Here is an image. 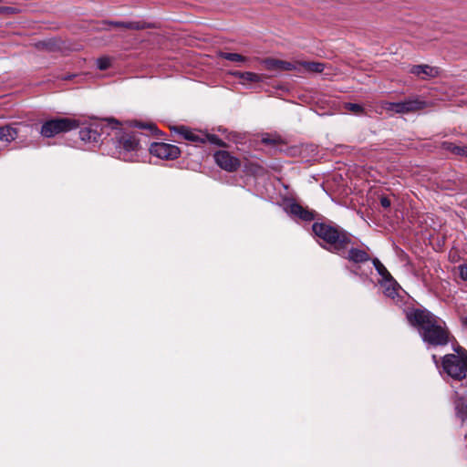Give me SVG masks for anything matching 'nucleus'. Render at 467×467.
<instances>
[{
    "label": "nucleus",
    "instance_id": "nucleus-15",
    "mask_svg": "<svg viewBox=\"0 0 467 467\" xmlns=\"http://www.w3.org/2000/svg\"><path fill=\"white\" fill-rule=\"evenodd\" d=\"M109 24L112 26L121 27L127 30H143L153 27V26L150 23L145 21H112L109 22Z\"/></svg>",
    "mask_w": 467,
    "mask_h": 467
},
{
    "label": "nucleus",
    "instance_id": "nucleus-27",
    "mask_svg": "<svg viewBox=\"0 0 467 467\" xmlns=\"http://www.w3.org/2000/svg\"><path fill=\"white\" fill-rule=\"evenodd\" d=\"M135 127L140 128L141 130H149L150 134H152V135H157L160 132L157 126L153 123H142V122L136 121Z\"/></svg>",
    "mask_w": 467,
    "mask_h": 467
},
{
    "label": "nucleus",
    "instance_id": "nucleus-34",
    "mask_svg": "<svg viewBox=\"0 0 467 467\" xmlns=\"http://www.w3.org/2000/svg\"><path fill=\"white\" fill-rule=\"evenodd\" d=\"M387 290L389 292V295H392V292H390V287L389 286L387 287Z\"/></svg>",
    "mask_w": 467,
    "mask_h": 467
},
{
    "label": "nucleus",
    "instance_id": "nucleus-16",
    "mask_svg": "<svg viewBox=\"0 0 467 467\" xmlns=\"http://www.w3.org/2000/svg\"><path fill=\"white\" fill-rule=\"evenodd\" d=\"M454 407L457 418H459L462 423H465L467 421V397L456 394Z\"/></svg>",
    "mask_w": 467,
    "mask_h": 467
},
{
    "label": "nucleus",
    "instance_id": "nucleus-26",
    "mask_svg": "<svg viewBox=\"0 0 467 467\" xmlns=\"http://www.w3.org/2000/svg\"><path fill=\"white\" fill-rule=\"evenodd\" d=\"M449 344L451 345V348L454 351V353H452L453 356H458L461 358L462 357L467 358V350L460 345V343L458 342V340L456 339L455 337H454V340L450 341Z\"/></svg>",
    "mask_w": 467,
    "mask_h": 467
},
{
    "label": "nucleus",
    "instance_id": "nucleus-8",
    "mask_svg": "<svg viewBox=\"0 0 467 467\" xmlns=\"http://www.w3.org/2000/svg\"><path fill=\"white\" fill-rule=\"evenodd\" d=\"M285 210L292 218L299 219L303 222H311L317 216L316 211L303 206L296 201H291L287 203Z\"/></svg>",
    "mask_w": 467,
    "mask_h": 467
},
{
    "label": "nucleus",
    "instance_id": "nucleus-30",
    "mask_svg": "<svg viewBox=\"0 0 467 467\" xmlns=\"http://www.w3.org/2000/svg\"><path fill=\"white\" fill-rule=\"evenodd\" d=\"M458 270L460 278L463 281H467V265H460Z\"/></svg>",
    "mask_w": 467,
    "mask_h": 467
},
{
    "label": "nucleus",
    "instance_id": "nucleus-35",
    "mask_svg": "<svg viewBox=\"0 0 467 467\" xmlns=\"http://www.w3.org/2000/svg\"><path fill=\"white\" fill-rule=\"evenodd\" d=\"M39 45L46 46V47L47 46V44L45 42L39 43Z\"/></svg>",
    "mask_w": 467,
    "mask_h": 467
},
{
    "label": "nucleus",
    "instance_id": "nucleus-14",
    "mask_svg": "<svg viewBox=\"0 0 467 467\" xmlns=\"http://www.w3.org/2000/svg\"><path fill=\"white\" fill-rule=\"evenodd\" d=\"M341 256L355 264H362L370 260L369 254L365 250L354 247L350 249H348L347 247L346 254Z\"/></svg>",
    "mask_w": 467,
    "mask_h": 467
},
{
    "label": "nucleus",
    "instance_id": "nucleus-5",
    "mask_svg": "<svg viewBox=\"0 0 467 467\" xmlns=\"http://www.w3.org/2000/svg\"><path fill=\"white\" fill-rule=\"evenodd\" d=\"M443 371L455 380H462L467 377V358L446 354L441 358Z\"/></svg>",
    "mask_w": 467,
    "mask_h": 467
},
{
    "label": "nucleus",
    "instance_id": "nucleus-32",
    "mask_svg": "<svg viewBox=\"0 0 467 467\" xmlns=\"http://www.w3.org/2000/svg\"><path fill=\"white\" fill-rule=\"evenodd\" d=\"M5 11L7 13H13L14 12V8L13 7H0V11Z\"/></svg>",
    "mask_w": 467,
    "mask_h": 467
},
{
    "label": "nucleus",
    "instance_id": "nucleus-20",
    "mask_svg": "<svg viewBox=\"0 0 467 467\" xmlns=\"http://www.w3.org/2000/svg\"><path fill=\"white\" fill-rule=\"evenodd\" d=\"M299 67H303L308 72L321 73L325 68V65L320 62L314 61H302L299 62Z\"/></svg>",
    "mask_w": 467,
    "mask_h": 467
},
{
    "label": "nucleus",
    "instance_id": "nucleus-28",
    "mask_svg": "<svg viewBox=\"0 0 467 467\" xmlns=\"http://www.w3.org/2000/svg\"><path fill=\"white\" fill-rule=\"evenodd\" d=\"M345 109L356 115H361L364 113V108L360 104L357 103H347Z\"/></svg>",
    "mask_w": 467,
    "mask_h": 467
},
{
    "label": "nucleus",
    "instance_id": "nucleus-36",
    "mask_svg": "<svg viewBox=\"0 0 467 467\" xmlns=\"http://www.w3.org/2000/svg\"><path fill=\"white\" fill-rule=\"evenodd\" d=\"M432 358H433V359H434V361L437 363V361H436V356H435V355H433V356H432Z\"/></svg>",
    "mask_w": 467,
    "mask_h": 467
},
{
    "label": "nucleus",
    "instance_id": "nucleus-19",
    "mask_svg": "<svg viewBox=\"0 0 467 467\" xmlns=\"http://www.w3.org/2000/svg\"><path fill=\"white\" fill-rule=\"evenodd\" d=\"M442 148L455 155L467 157V146H459L453 142L444 141L442 142Z\"/></svg>",
    "mask_w": 467,
    "mask_h": 467
},
{
    "label": "nucleus",
    "instance_id": "nucleus-31",
    "mask_svg": "<svg viewBox=\"0 0 467 467\" xmlns=\"http://www.w3.org/2000/svg\"><path fill=\"white\" fill-rule=\"evenodd\" d=\"M379 202H380V205L384 208V209H388L390 207L391 205V201L390 199L386 196V195H382L379 199Z\"/></svg>",
    "mask_w": 467,
    "mask_h": 467
},
{
    "label": "nucleus",
    "instance_id": "nucleus-1",
    "mask_svg": "<svg viewBox=\"0 0 467 467\" xmlns=\"http://www.w3.org/2000/svg\"><path fill=\"white\" fill-rule=\"evenodd\" d=\"M406 318L418 330L422 341L430 347H445L454 340L446 322L426 308L409 309Z\"/></svg>",
    "mask_w": 467,
    "mask_h": 467
},
{
    "label": "nucleus",
    "instance_id": "nucleus-33",
    "mask_svg": "<svg viewBox=\"0 0 467 467\" xmlns=\"http://www.w3.org/2000/svg\"><path fill=\"white\" fill-rule=\"evenodd\" d=\"M462 326L467 327V316L462 320Z\"/></svg>",
    "mask_w": 467,
    "mask_h": 467
},
{
    "label": "nucleus",
    "instance_id": "nucleus-2",
    "mask_svg": "<svg viewBox=\"0 0 467 467\" xmlns=\"http://www.w3.org/2000/svg\"><path fill=\"white\" fill-rule=\"evenodd\" d=\"M312 231L315 235L330 245V252L338 255H344L346 248L351 244L350 234L331 221L315 222Z\"/></svg>",
    "mask_w": 467,
    "mask_h": 467
},
{
    "label": "nucleus",
    "instance_id": "nucleus-25",
    "mask_svg": "<svg viewBox=\"0 0 467 467\" xmlns=\"http://www.w3.org/2000/svg\"><path fill=\"white\" fill-rule=\"evenodd\" d=\"M262 143L265 145H278L283 143V140L279 135L265 134L262 138Z\"/></svg>",
    "mask_w": 467,
    "mask_h": 467
},
{
    "label": "nucleus",
    "instance_id": "nucleus-21",
    "mask_svg": "<svg viewBox=\"0 0 467 467\" xmlns=\"http://www.w3.org/2000/svg\"><path fill=\"white\" fill-rule=\"evenodd\" d=\"M382 108L387 111H393L395 113H400V114L406 113L402 101H400V102L385 101L382 103Z\"/></svg>",
    "mask_w": 467,
    "mask_h": 467
},
{
    "label": "nucleus",
    "instance_id": "nucleus-6",
    "mask_svg": "<svg viewBox=\"0 0 467 467\" xmlns=\"http://www.w3.org/2000/svg\"><path fill=\"white\" fill-rule=\"evenodd\" d=\"M119 124L116 129H109L115 131V140L117 148L125 151H137L140 149V140L138 134L134 131L124 130Z\"/></svg>",
    "mask_w": 467,
    "mask_h": 467
},
{
    "label": "nucleus",
    "instance_id": "nucleus-4",
    "mask_svg": "<svg viewBox=\"0 0 467 467\" xmlns=\"http://www.w3.org/2000/svg\"><path fill=\"white\" fill-rule=\"evenodd\" d=\"M80 121L72 118H54L46 120L40 130L44 138H53L60 133H66L79 128Z\"/></svg>",
    "mask_w": 467,
    "mask_h": 467
},
{
    "label": "nucleus",
    "instance_id": "nucleus-23",
    "mask_svg": "<svg viewBox=\"0 0 467 467\" xmlns=\"http://www.w3.org/2000/svg\"><path fill=\"white\" fill-rule=\"evenodd\" d=\"M238 75L244 82L256 83L262 80L261 75L254 72H242L238 73Z\"/></svg>",
    "mask_w": 467,
    "mask_h": 467
},
{
    "label": "nucleus",
    "instance_id": "nucleus-18",
    "mask_svg": "<svg viewBox=\"0 0 467 467\" xmlns=\"http://www.w3.org/2000/svg\"><path fill=\"white\" fill-rule=\"evenodd\" d=\"M406 113L415 112L423 109L426 107V102L419 99L418 98L410 99L402 101Z\"/></svg>",
    "mask_w": 467,
    "mask_h": 467
},
{
    "label": "nucleus",
    "instance_id": "nucleus-22",
    "mask_svg": "<svg viewBox=\"0 0 467 467\" xmlns=\"http://www.w3.org/2000/svg\"><path fill=\"white\" fill-rule=\"evenodd\" d=\"M219 57L223 59L237 63H243L247 60V57L238 53L220 52Z\"/></svg>",
    "mask_w": 467,
    "mask_h": 467
},
{
    "label": "nucleus",
    "instance_id": "nucleus-12",
    "mask_svg": "<svg viewBox=\"0 0 467 467\" xmlns=\"http://www.w3.org/2000/svg\"><path fill=\"white\" fill-rule=\"evenodd\" d=\"M410 72L422 79H428L437 77L440 70L438 67L429 65H414L410 67Z\"/></svg>",
    "mask_w": 467,
    "mask_h": 467
},
{
    "label": "nucleus",
    "instance_id": "nucleus-11",
    "mask_svg": "<svg viewBox=\"0 0 467 467\" xmlns=\"http://www.w3.org/2000/svg\"><path fill=\"white\" fill-rule=\"evenodd\" d=\"M265 67L268 70H275V71H292L298 70L299 62H288L285 60H280L276 58H266L264 61Z\"/></svg>",
    "mask_w": 467,
    "mask_h": 467
},
{
    "label": "nucleus",
    "instance_id": "nucleus-9",
    "mask_svg": "<svg viewBox=\"0 0 467 467\" xmlns=\"http://www.w3.org/2000/svg\"><path fill=\"white\" fill-rule=\"evenodd\" d=\"M213 157L216 164L228 172L236 171L241 166L240 160L231 155L229 151L218 150Z\"/></svg>",
    "mask_w": 467,
    "mask_h": 467
},
{
    "label": "nucleus",
    "instance_id": "nucleus-13",
    "mask_svg": "<svg viewBox=\"0 0 467 467\" xmlns=\"http://www.w3.org/2000/svg\"><path fill=\"white\" fill-rule=\"evenodd\" d=\"M372 264L377 270L378 274L381 276L382 285L389 284V286H392V290L395 291V287L398 285V283L393 278V276L390 275V273L388 271V269L384 266V265L378 259L373 258Z\"/></svg>",
    "mask_w": 467,
    "mask_h": 467
},
{
    "label": "nucleus",
    "instance_id": "nucleus-29",
    "mask_svg": "<svg viewBox=\"0 0 467 467\" xmlns=\"http://www.w3.org/2000/svg\"><path fill=\"white\" fill-rule=\"evenodd\" d=\"M110 67V60L108 57H100L98 59V67L100 70H106Z\"/></svg>",
    "mask_w": 467,
    "mask_h": 467
},
{
    "label": "nucleus",
    "instance_id": "nucleus-3",
    "mask_svg": "<svg viewBox=\"0 0 467 467\" xmlns=\"http://www.w3.org/2000/svg\"><path fill=\"white\" fill-rule=\"evenodd\" d=\"M119 121L114 118L104 119L90 123L79 130V138L88 143H99L103 135H110L109 129H116Z\"/></svg>",
    "mask_w": 467,
    "mask_h": 467
},
{
    "label": "nucleus",
    "instance_id": "nucleus-37",
    "mask_svg": "<svg viewBox=\"0 0 467 467\" xmlns=\"http://www.w3.org/2000/svg\"><path fill=\"white\" fill-rule=\"evenodd\" d=\"M3 0H0V3L2 2Z\"/></svg>",
    "mask_w": 467,
    "mask_h": 467
},
{
    "label": "nucleus",
    "instance_id": "nucleus-24",
    "mask_svg": "<svg viewBox=\"0 0 467 467\" xmlns=\"http://www.w3.org/2000/svg\"><path fill=\"white\" fill-rule=\"evenodd\" d=\"M203 138H204V144L209 142L211 144H213V145H216L219 147L226 146V143L222 139H220L217 135L209 134V133L204 132Z\"/></svg>",
    "mask_w": 467,
    "mask_h": 467
},
{
    "label": "nucleus",
    "instance_id": "nucleus-17",
    "mask_svg": "<svg viewBox=\"0 0 467 467\" xmlns=\"http://www.w3.org/2000/svg\"><path fill=\"white\" fill-rule=\"evenodd\" d=\"M18 130L13 125L0 126V140L10 142L17 138Z\"/></svg>",
    "mask_w": 467,
    "mask_h": 467
},
{
    "label": "nucleus",
    "instance_id": "nucleus-7",
    "mask_svg": "<svg viewBox=\"0 0 467 467\" xmlns=\"http://www.w3.org/2000/svg\"><path fill=\"white\" fill-rule=\"evenodd\" d=\"M150 153L163 160H176L181 155L178 146L165 142H153L150 146Z\"/></svg>",
    "mask_w": 467,
    "mask_h": 467
},
{
    "label": "nucleus",
    "instance_id": "nucleus-10",
    "mask_svg": "<svg viewBox=\"0 0 467 467\" xmlns=\"http://www.w3.org/2000/svg\"><path fill=\"white\" fill-rule=\"evenodd\" d=\"M171 130L182 135L186 140L195 144H204V132L202 131L196 132L183 125L172 127Z\"/></svg>",
    "mask_w": 467,
    "mask_h": 467
}]
</instances>
